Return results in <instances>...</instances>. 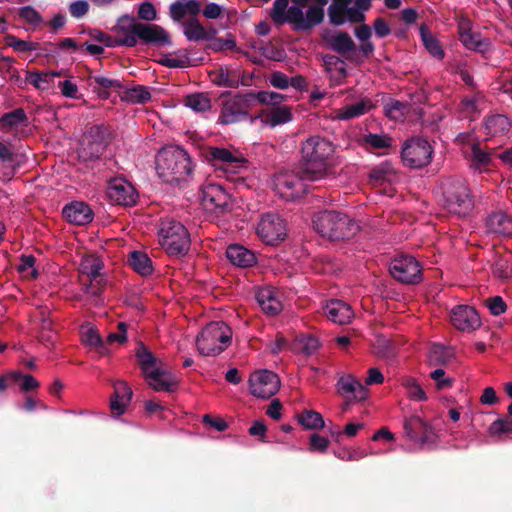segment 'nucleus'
Instances as JSON below:
<instances>
[{
	"label": "nucleus",
	"instance_id": "f257e3e1",
	"mask_svg": "<svg viewBox=\"0 0 512 512\" xmlns=\"http://www.w3.org/2000/svg\"><path fill=\"white\" fill-rule=\"evenodd\" d=\"M303 173L308 181H319L334 176L335 146L319 136L306 139L301 145Z\"/></svg>",
	"mask_w": 512,
	"mask_h": 512
},
{
	"label": "nucleus",
	"instance_id": "f03ea898",
	"mask_svg": "<svg viewBox=\"0 0 512 512\" xmlns=\"http://www.w3.org/2000/svg\"><path fill=\"white\" fill-rule=\"evenodd\" d=\"M156 171L166 182H178L191 172L190 158L178 146H168L159 151L156 157Z\"/></svg>",
	"mask_w": 512,
	"mask_h": 512
},
{
	"label": "nucleus",
	"instance_id": "7ed1b4c3",
	"mask_svg": "<svg viewBox=\"0 0 512 512\" xmlns=\"http://www.w3.org/2000/svg\"><path fill=\"white\" fill-rule=\"evenodd\" d=\"M289 0H275L272 19L279 24L288 22L298 30H308L320 24L324 13L320 7H309L305 12L300 7H288Z\"/></svg>",
	"mask_w": 512,
	"mask_h": 512
},
{
	"label": "nucleus",
	"instance_id": "20e7f679",
	"mask_svg": "<svg viewBox=\"0 0 512 512\" xmlns=\"http://www.w3.org/2000/svg\"><path fill=\"white\" fill-rule=\"evenodd\" d=\"M137 357L151 388L155 391H172L177 384V379L160 360L143 346L138 349Z\"/></svg>",
	"mask_w": 512,
	"mask_h": 512
},
{
	"label": "nucleus",
	"instance_id": "39448f33",
	"mask_svg": "<svg viewBox=\"0 0 512 512\" xmlns=\"http://www.w3.org/2000/svg\"><path fill=\"white\" fill-rule=\"evenodd\" d=\"M313 225L318 233L332 240L349 238L359 228L347 215L334 211L318 213L313 219Z\"/></svg>",
	"mask_w": 512,
	"mask_h": 512
},
{
	"label": "nucleus",
	"instance_id": "423d86ee",
	"mask_svg": "<svg viewBox=\"0 0 512 512\" xmlns=\"http://www.w3.org/2000/svg\"><path fill=\"white\" fill-rule=\"evenodd\" d=\"M232 331L223 321H214L207 324L196 338V345L200 354L215 356L224 351L231 342Z\"/></svg>",
	"mask_w": 512,
	"mask_h": 512
},
{
	"label": "nucleus",
	"instance_id": "0eeeda50",
	"mask_svg": "<svg viewBox=\"0 0 512 512\" xmlns=\"http://www.w3.org/2000/svg\"><path fill=\"white\" fill-rule=\"evenodd\" d=\"M159 243L171 256L184 255L190 246V236L180 222L163 220L159 229Z\"/></svg>",
	"mask_w": 512,
	"mask_h": 512
},
{
	"label": "nucleus",
	"instance_id": "6e6552de",
	"mask_svg": "<svg viewBox=\"0 0 512 512\" xmlns=\"http://www.w3.org/2000/svg\"><path fill=\"white\" fill-rule=\"evenodd\" d=\"M444 203L447 210L457 215H466L473 208L469 188L461 180H447L442 185Z\"/></svg>",
	"mask_w": 512,
	"mask_h": 512
},
{
	"label": "nucleus",
	"instance_id": "1a4fd4ad",
	"mask_svg": "<svg viewBox=\"0 0 512 512\" xmlns=\"http://www.w3.org/2000/svg\"><path fill=\"white\" fill-rule=\"evenodd\" d=\"M103 261L96 255H86L82 258L79 266L81 278L86 277L89 281L85 284V292L92 296H98L106 281L102 273Z\"/></svg>",
	"mask_w": 512,
	"mask_h": 512
},
{
	"label": "nucleus",
	"instance_id": "9d476101",
	"mask_svg": "<svg viewBox=\"0 0 512 512\" xmlns=\"http://www.w3.org/2000/svg\"><path fill=\"white\" fill-rule=\"evenodd\" d=\"M432 147L422 138L408 140L402 149V160L411 168H421L428 165L432 159Z\"/></svg>",
	"mask_w": 512,
	"mask_h": 512
},
{
	"label": "nucleus",
	"instance_id": "9b49d317",
	"mask_svg": "<svg viewBox=\"0 0 512 512\" xmlns=\"http://www.w3.org/2000/svg\"><path fill=\"white\" fill-rule=\"evenodd\" d=\"M305 174L298 175L292 171L281 172L275 176L274 188L279 196L285 200H294L306 192Z\"/></svg>",
	"mask_w": 512,
	"mask_h": 512
},
{
	"label": "nucleus",
	"instance_id": "f8f14e48",
	"mask_svg": "<svg viewBox=\"0 0 512 512\" xmlns=\"http://www.w3.org/2000/svg\"><path fill=\"white\" fill-rule=\"evenodd\" d=\"M201 204L207 212L220 214L229 208L231 198L221 184L208 182L202 188Z\"/></svg>",
	"mask_w": 512,
	"mask_h": 512
},
{
	"label": "nucleus",
	"instance_id": "ddd939ff",
	"mask_svg": "<svg viewBox=\"0 0 512 512\" xmlns=\"http://www.w3.org/2000/svg\"><path fill=\"white\" fill-rule=\"evenodd\" d=\"M389 271L395 280L406 284H416L422 276L419 262L408 255L394 258L390 263Z\"/></svg>",
	"mask_w": 512,
	"mask_h": 512
},
{
	"label": "nucleus",
	"instance_id": "4468645a",
	"mask_svg": "<svg viewBox=\"0 0 512 512\" xmlns=\"http://www.w3.org/2000/svg\"><path fill=\"white\" fill-rule=\"evenodd\" d=\"M257 234L266 244L274 245L285 239L286 223L278 214L266 213L257 225Z\"/></svg>",
	"mask_w": 512,
	"mask_h": 512
},
{
	"label": "nucleus",
	"instance_id": "2eb2a0df",
	"mask_svg": "<svg viewBox=\"0 0 512 512\" xmlns=\"http://www.w3.org/2000/svg\"><path fill=\"white\" fill-rule=\"evenodd\" d=\"M331 23L342 25L345 22L359 23L365 20L362 9L356 6V0H333L328 7Z\"/></svg>",
	"mask_w": 512,
	"mask_h": 512
},
{
	"label": "nucleus",
	"instance_id": "dca6fc26",
	"mask_svg": "<svg viewBox=\"0 0 512 512\" xmlns=\"http://www.w3.org/2000/svg\"><path fill=\"white\" fill-rule=\"evenodd\" d=\"M249 388L253 396L257 398H270L280 388V379L270 370H258L249 378Z\"/></svg>",
	"mask_w": 512,
	"mask_h": 512
},
{
	"label": "nucleus",
	"instance_id": "f3484780",
	"mask_svg": "<svg viewBox=\"0 0 512 512\" xmlns=\"http://www.w3.org/2000/svg\"><path fill=\"white\" fill-rule=\"evenodd\" d=\"M406 436L413 442L421 445L435 442V433L430 425L418 414H414L404 421Z\"/></svg>",
	"mask_w": 512,
	"mask_h": 512
},
{
	"label": "nucleus",
	"instance_id": "a211bd4d",
	"mask_svg": "<svg viewBox=\"0 0 512 512\" xmlns=\"http://www.w3.org/2000/svg\"><path fill=\"white\" fill-rule=\"evenodd\" d=\"M107 197L115 204L131 206L136 203L137 193L133 185L127 180L114 178L108 184Z\"/></svg>",
	"mask_w": 512,
	"mask_h": 512
},
{
	"label": "nucleus",
	"instance_id": "6ab92c4d",
	"mask_svg": "<svg viewBox=\"0 0 512 512\" xmlns=\"http://www.w3.org/2000/svg\"><path fill=\"white\" fill-rule=\"evenodd\" d=\"M140 25L141 23L130 15L121 16L113 28L116 34L115 43L118 46L134 47L137 44Z\"/></svg>",
	"mask_w": 512,
	"mask_h": 512
},
{
	"label": "nucleus",
	"instance_id": "aec40b11",
	"mask_svg": "<svg viewBox=\"0 0 512 512\" xmlns=\"http://www.w3.org/2000/svg\"><path fill=\"white\" fill-rule=\"evenodd\" d=\"M452 325L461 331L471 332L481 326V319L477 311L468 305H459L451 310Z\"/></svg>",
	"mask_w": 512,
	"mask_h": 512
},
{
	"label": "nucleus",
	"instance_id": "412c9836",
	"mask_svg": "<svg viewBox=\"0 0 512 512\" xmlns=\"http://www.w3.org/2000/svg\"><path fill=\"white\" fill-rule=\"evenodd\" d=\"M247 117L245 100L242 96L237 95L223 103L218 123L222 125L234 124L247 119Z\"/></svg>",
	"mask_w": 512,
	"mask_h": 512
},
{
	"label": "nucleus",
	"instance_id": "4be33fe9",
	"mask_svg": "<svg viewBox=\"0 0 512 512\" xmlns=\"http://www.w3.org/2000/svg\"><path fill=\"white\" fill-rule=\"evenodd\" d=\"M458 34L462 44L470 50L485 52L489 48V41L481 39L477 33L472 31V23L467 18L459 20Z\"/></svg>",
	"mask_w": 512,
	"mask_h": 512
},
{
	"label": "nucleus",
	"instance_id": "5701e85b",
	"mask_svg": "<svg viewBox=\"0 0 512 512\" xmlns=\"http://www.w3.org/2000/svg\"><path fill=\"white\" fill-rule=\"evenodd\" d=\"M138 38L145 43L155 46H171L169 33L159 25L141 23L138 28Z\"/></svg>",
	"mask_w": 512,
	"mask_h": 512
},
{
	"label": "nucleus",
	"instance_id": "b1692460",
	"mask_svg": "<svg viewBox=\"0 0 512 512\" xmlns=\"http://www.w3.org/2000/svg\"><path fill=\"white\" fill-rule=\"evenodd\" d=\"M210 155L214 161V166L224 171L235 172L244 163V158L238 152H231L226 148H212Z\"/></svg>",
	"mask_w": 512,
	"mask_h": 512
},
{
	"label": "nucleus",
	"instance_id": "393cba45",
	"mask_svg": "<svg viewBox=\"0 0 512 512\" xmlns=\"http://www.w3.org/2000/svg\"><path fill=\"white\" fill-rule=\"evenodd\" d=\"M256 299L262 310L269 315H276L282 311L280 292L273 287L259 288Z\"/></svg>",
	"mask_w": 512,
	"mask_h": 512
},
{
	"label": "nucleus",
	"instance_id": "a878e982",
	"mask_svg": "<svg viewBox=\"0 0 512 512\" xmlns=\"http://www.w3.org/2000/svg\"><path fill=\"white\" fill-rule=\"evenodd\" d=\"M114 393L111 397V412L116 415H122L132 398V389L123 380H117L113 383Z\"/></svg>",
	"mask_w": 512,
	"mask_h": 512
},
{
	"label": "nucleus",
	"instance_id": "bb28decb",
	"mask_svg": "<svg viewBox=\"0 0 512 512\" xmlns=\"http://www.w3.org/2000/svg\"><path fill=\"white\" fill-rule=\"evenodd\" d=\"M325 315L332 322L344 325L353 318V310L349 304L342 300H330L324 307Z\"/></svg>",
	"mask_w": 512,
	"mask_h": 512
},
{
	"label": "nucleus",
	"instance_id": "cd10ccee",
	"mask_svg": "<svg viewBox=\"0 0 512 512\" xmlns=\"http://www.w3.org/2000/svg\"><path fill=\"white\" fill-rule=\"evenodd\" d=\"M373 107L374 105L371 99L363 97L355 103L348 104L343 108L335 110L333 117L337 120H351L370 112Z\"/></svg>",
	"mask_w": 512,
	"mask_h": 512
},
{
	"label": "nucleus",
	"instance_id": "c85d7f7f",
	"mask_svg": "<svg viewBox=\"0 0 512 512\" xmlns=\"http://www.w3.org/2000/svg\"><path fill=\"white\" fill-rule=\"evenodd\" d=\"M64 217L76 225H85L92 221L93 212L91 208L83 202H73L63 209Z\"/></svg>",
	"mask_w": 512,
	"mask_h": 512
},
{
	"label": "nucleus",
	"instance_id": "c756f323",
	"mask_svg": "<svg viewBox=\"0 0 512 512\" xmlns=\"http://www.w3.org/2000/svg\"><path fill=\"white\" fill-rule=\"evenodd\" d=\"M339 391L354 400L362 401L368 396V390L365 386L352 375H346L338 381Z\"/></svg>",
	"mask_w": 512,
	"mask_h": 512
},
{
	"label": "nucleus",
	"instance_id": "7c9ffc66",
	"mask_svg": "<svg viewBox=\"0 0 512 512\" xmlns=\"http://www.w3.org/2000/svg\"><path fill=\"white\" fill-rule=\"evenodd\" d=\"M226 256L233 265L239 267L252 266L256 261V257L253 252L237 244L230 245L227 248Z\"/></svg>",
	"mask_w": 512,
	"mask_h": 512
},
{
	"label": "nucleus",
	"instance_id": "2f4dec72",
	"mask_svg": "<svg viewBox=\"0 0 512 512\" xmlns=\"http://www.w3.org/2000/svg\"><path fill=\"white\" fill-rule=\"evenodd\" d=\"M487 228L490 233L509 236L512 234V220L503 212L493 213L487 219Z\"/></svg>",
	"mask_w": 512,
	"mask_h": 512
},
{
	"label": "nucleus",
	"instance_id": "473e14b6",
	"mask_svg": "<svg viewBox=\"0 0 512 512\" xmlns=\"http://www.w3.org/2000/svg\"><path fill=\"white\" fill-rule=\"evenodd\" d=\"M26 125L27 117L23 109H15L0 118V130L4 132L17 131Z\"/></svg>",
	"mask_w": 512,
	"mask_h": 512
},
{
	"label": "nucleus",
	"instance_id": "72a5a7b5",
	"mask_svg": "<svg viewBox=\"0 0 512 512\" xmlns=\"http://www.w3.org/2000/svg\"><path fill=\"white\" fill-rule=\"evenodd\" d=\"M263 122L271 127L286 124L292 121V112L290 107L283 105L277 106L263 113Z\"/></svg>",
	"mask_w": 512,
	"mask_h": 512
},
{
	"label": "nucleus",
	"instance_id": "f704fd0d",
	"mask_svg": "<svg viewBox=\"0 0 512 512\" xmlns=\"http://www.w3.org/2000/svg\"><path fill=\"white\" fill-rule=\"evenodd\" d=\"M510 122L504 115H493L488 117L484 122V130L490 137L503 135L508 132Z\"/></svg>",
	"mask_w": 512,
	"mask_h": 512
},
{
	"label": "nucleus",
	"instance_id": "c9c22d12",
	"mask_svg": "<svg viewBox=\"0 0 512 512\" xmlns=\"http://www.w3.org/2000/svg\"><path fill=\"white\" fill-rule=\"evenodd\" d=\"M323 62L327 74L333 81L339 82L346 76L345 63L337 56L326 55Z\"/></svg>",
	"mask_w": 512,
	"mask_h": 512
},
{
	"label": "nucleus",
	"instance_id": "e433bc0d",
	"mask_svg": "<svg viewBox=\"0 0 512 512\" xmlns=\"http://www.w3.org/2000/svg\"><path fill=\"white\" fill-rule=\"evenodd\" d=\"M329 46L340 54H346L355 49V43L349 34L337 32L327 38Z\"/></svg>",
	"mask_w": 512,
	"mask_h": 512
},
{
	"label": "nucleus",
	"instance_id": "4c0bfd02",
	"mask_svg": "<svg viewBox=\"0 0 512 512\" xmlns=\"http://www.w3.org/2000/svg\"><path fill=\"white\" fill-rule=\"evenodd\" d=\"M355 37L361 42L359 47V51L364 57H369L373 54L375 47L374 44L370 41L372 36L371 27L363 24L354 29Z\"/></svg>",
	"mask_w": 512,
	"mask_h": 512
},
{
	"label": "nucleus",
	"instance_id": "58836bf2",
	"mask_svg": "<svg viewBox=\"0 0 512 512\" xmlns=\"http://www.w3.org/2000/svg\"><path fill=\"white\" fill-rule=\"evenodd\" d=\"M59 76V73L48 72H27L26 81L39 90H49L52 87L53 79Z\"/></svg>",
	"mask_w": 512,
	"mask_h": 512
},
{
	"label": "nucleus",
	"instance_id": "ea45409f",
	"mask_svg": "<svg viewBox=\"0 0 512 512\" xmlns=\"http://www.w3.org/2000/svg\"><path fill=\"white\" fill-rule=\"evenodd\" d=\"M401 385L404 387L409 399L418 402L427 400V395L424 389L415 378L405 376L401 379Z\"/></svg>",
	"mask_w": 512,
	"mask_h": 512
},
{
	"label": "nucleus",
	"instance_id": "a19ab883",
	"mask_svg": "<svg viewBox=\"0 0 512 512\" xmlns=\"http://www.w3.org/2000/svg\"><path fill=\"white\" fill-rule=\"evenodd\" d=\"M129 262L132 268L143 276L152 273V262L145 253L133 251L130 255Z\"/></svg>",
	"mask_w": 512,
	"mask_h": 512
},
{
	"label": "nucleus",
	"instance_id": "79ce46f5",
	"mask_svg": "<svg viewBox=\"0 0 512 512\" xmlns=\"http://www.w3.org/2000/svg\"><path fill=\"white\" fill-rule=\"evenodd\" d=\"M183 33L189 41H201L207 38L205 28L196 19L183 23Z\"/></svg>",
	"mask_w": 512,
	"mask_h": 512
},
{
	"label": "nucleus",
	"instance_id": "37998d69",
	"mask_svg": "<svg viewBox=\"0 0 512 512\" xmlns=\"http://www.w3.org/2000/svg\"><path fill=\"white\" fill-rule=\"evenodd\" d=\"M299 423L309 430L322 429L325 426L322 415L313 410H306L298 416Z\"/></svg>",
	"mask_w": 512,
	"mask_h": 512
},
{
	"label": "nucleus",
	"instance_id": "c03bdc74",
	"mask_svg": "<svg viewBox=\"0 0 512 512\" xmlns=\"http://www.w3.org/2000/svg\"><path fill=\"white\" fill-rule=\"evenodd\" d=\"M420 35L423 44L429 53L438 59H442L444 57V51L442 50L439 42L430 34L425 25H421Z\"/></svg>",
	"mask_w": 512,
	"mask_h": 512
},
{
	"label": "nucleus",
	"instance_id": "a18cd8bd",
	"mask_svg": "<svg viewBox=\"0 0 512 512\" xmlns=\"http://www.w3.org/2000/svg\"><path fill=\"white\" fill-rule=\"evenodd\" d=\"M493 274L495 277L506 280L512 278V254L507 253L499 258L493 266Z\"/></svg>",
	"mask_w": 512,
	"mask_h": 512
},
{
	"label": "nucleus",
	"instance_id": "49530a36",
	"mask_svg": "<svg viewBox=\"0 0 512 512\" xmlns=\"http://www.w3.org/2000/svg\"><path fill=\"white\" fill-rule=\"evenodd\" d=\"M185 105L195 112H205L211 108V101L206 94L196 93L186 97Z\"/></svg>",
	"mask_w": 512,
	"mask_h": 512
},
{
	"label": "nucleus",
	"instance_id": "de8ad7c7",
	"mask_svg": "<svg viewBox=\"0 0 512 512\" xmlns=\"http://www.w3.org/2000/svg\"><path fill=\"white\" fill-rule=\"evenodd\" d=\"M82 343L90 347H99L102 345V340L98 332L90 323H85L80 328Z\"/></svg>",
	"mask_w": 512,
	"mask_h": 512
},
{
	"label": "nucleus",
	"instance_id": "09e8293b",
	"mask_svg": "<svg viewBox=\"0 0 512 512\" xmlns=\"http://www.w3.org/2000/svg\"><path fill=\"white\" fill-rule=\"evenodd\" d=\"M334 454L337 458L344 460V461H359L369 455H377L379 453L372 449L369 451H365L360 448L353 449V450L344 448L339 451H335Z\"/></svg>",
	"mask_w": 512,
	"mask_h": 512
},
{
	"label": "nucleus",
	"instance_id": "8fccbe9b",
	"mask_svg": "<svg viewBox=\"0 0 512 512\" xmlns=\"http://www.w3.org/2000/svg\"><path fill=\"white\" fill-rule=\"evenodd\" d=\"M392 176L393 169L388 163H382L374 167L370 172V180L376 185H380L385 181H390Z\"/></svg>",
	"mask_w": 512,
	"mask_h": 512
},
{
	"label": "nucleus",
	"instance_id": "3c124183",
	"mask_svg": "<svg viewBox=\"0 0 512 512\" xmlns=\"http://www.w3.org/2000/svg\"><path fill=\"white\" fill-rule=\"evenodd\" d=\"M450 358V351L440 345L433 346L428 355V361L431 366L446 364L450 361Z\"/></svg>",
	"mask_w": 512,
	"mask_h": 512
},
{
	"label": "nucleus",
	"instance_id": "603ef678",
	"mask_svg": "<svg viewBox=\"0 0 512 512\" xmlns=\"http://www.w3.org/2000/svg\"><path fill=\"white\" fill-rule=\"evenodd\" d=\"M364 142L375 149H385L392 145V139L385 134L369 133L364 137Z\"/></svg>",
	"mask_w": 512,
	"mask_h": 512
},
{
	"label": "nucleus",
	"instance_id": "864d4df0",
	"mask_svg": "<svg viewBox=\"0 0 512 512\" xmlns=\"http://www.w3.org/2000/svg\"><path fill=\"white\" fill-rule=\"evenodd\" d=\"M189 62L190 59L185 53H182L181 55H164L159 60V63L170 68H183L188 66Z\"/></svg>",
	"mask_w": 512,
	"mask_h": 512
},
{
	"label": "nucleus",
	"instance_id": "5fc2aeb1",
	"mask_svg": "<svg viewBox=\"0 0 512 512\" xmlns=\"http://www.w3.org/2000/svg\"><path fill=\"white\" fill-rule=\"evenodd\" d=\"M255 98L262 104L273 106L281 104L286 99L283 94L273 91H259Z\"/></svg>",
	"mask_w": 512,
	"mask_h": 512
},
{
	"label": "nucleus",
	"instance_id": "6e6d98bb",
	"mask_svg": "<svg viewBox=\"0 0 512 512\" xmlns=\"http://www.w3.org/2000/svg\"><path fill=\"white\" fill-rule=\"evenodd\" d=\"M5 42L8 47L13 48L17 52H26L36 49V45L33 42L18 39L13 35L6 36Z\"/></svg>",
	"mask_w": 512,
	"mask_h": 512
},
{
	"label": "nucleus",
	"instance_id": "4d7b16f0",
	"mask_svg": "<svg viewBox=\"0 0 512 512\" xmlns=\"http://www.w3.org/2000/svg\"><path fill=\"white\" fill-rule=\"evenodd\" d=\"M35 259L32 255H23L18 270L24 277L36 278L37 270L34 268Z\"/></svg>",
	"mask_w": 512,
	"mask_h": 512
},
{
	"label": "nucleus",
	"instance_id": "13d9d810",
	"mask_svg": "<svg viewBox=\"0 0 512 512\" xmlns=\"http://www.w3.org/2000/svg\"><path fill=\"white\" fill-rule=\"evenodd\" d=\"M20 17L27 23L38 26L42 22L39 12L31 6L22 7L19 11Z\"/></svg>",
	"mask_w": 512,
	"mask_h": 512
},
{
	"label": "nucleus",
	"instance_id": "bf43d9fd",
	"mask_svg": "<svg viewBox=\"0 0 512 512\" xmlns=\"http://www.w3.org/2000/svg\"><path fill=\"white\" fill-rule=\"evenodd\" d=\"M126 97L131 102L144 103L150 99L151 94L146 88L139 86L128 90Z\"/></svg>",
	"mask_w": 512,
	"mask_h": 512
},
{
	"label": "nucleus",
	"instance_id": "052dcab7",
	"mask_svg": "<svg viewBox=\"0 0 512 512\" xmlns=\"http://www.w3.org/2000/svg\"><path fill=\"white\" fill-rule=\"evenodd\" d=\"M489 432L492 435L512 432V420L506 418L494 421L489 427Z\"/></svg>",
	"mask_w": 512,
	"mask_h": 512
},
{
	"label": "nucleus",
	"instance_id": "680f3d73",
	"mask_svg": "<svg viewBox=\"0 0 512 512\" xmlns=\"http://www.w3.org/2000/svg\"><path fill=\"white\" fill-rule=\"evenodd\" d=\"M430 377L436 382L438 389H446L451 386V378L446 376L444 369L437 368L430 373Z\"/></svg>",
	"mask_w": 512,
	"mask_h": 512
},
{
	"label": "nucleus",
	"instance_id": "e2e57ef3",
	"mask_svg": "<svg viewBox=\"0 0 512 512\" xmlns=\"http://www.w3.org/2000/svg\"><path fill=\"white\" fill-rule=\"evenodd\" d=\"M138 16L146 21H153L157 17V11L151 2H143L139 5Z\"/></svg>",
	"mask_w": 512,
	"mask_h": 512
},
{
	"label": "nucleus",
	"instance_id": "0e129e2a",
	"mask_svg": "<svg viewBox=\"0 0 512 512\" xmlns=\"http://www.w3.org/2000/svg\"><path fill=\"white\" fill-rule=\"evenodd\" d=\"M481 101L482 97L479 95L465 98L462 102L463 112L466 113L467 116H472L478 111Z\"/></svg>",
	"mask_w": 512,
	"mask_h": 512
},
{
	"label": "nucleus",
	"instance_id": "69168bd1",
	"mask_svg": "<svg viewBox=\"0 0 512 512\" xmlns=\"http://www.w3.org/2000/svg\"><path fill=\"white\" fill-rule=\"evenodd\" d=\"M89 10V4L86 0H77L69 5V12L74 18H82Z\"/></svg>",
	"mask_w": 512,
	"mask_h": 512
},
{
	"label": "nucleus",
	"instance_id": "338daca9",
	"mask_svg": "<svg viewBox=\"0 0 512 512\" xmlns=\"http://www.w3.org/2000/svg\"><path fill=\"white\" fill-rule=\"evenodd\" d=\"M300 348L306 354H312L319 348V340L313 336H304L299 339Z\"/></svg>",
	"mask_w": 512,
	"mask_h": 512
},
{
	"label": "nucleus",
	"instance_id": "774afa93",
	"mask_svg": "<svg viewBox=\"0 0 512 512\" xmlns=\"http://www.w3.org/2000/svg\"><path fill=\"white\" fill-rule=\"evenodd\" d=\"M269 82L278 89H287L290 86V78L282 72L272 73Z\"/></svg>",
	"mask_w": 512,
	"mask_h": 512
}]
</instances>
